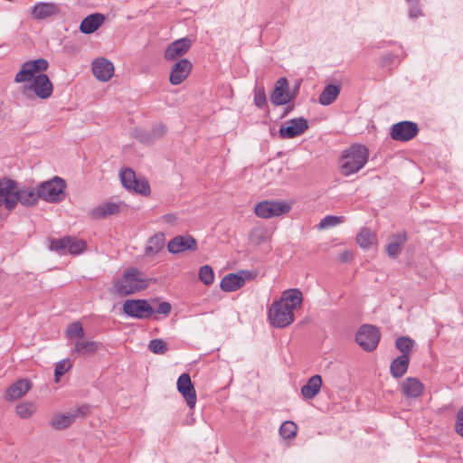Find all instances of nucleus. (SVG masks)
Segmentation results:
<instances>
[{
	"label": "nucleus",
	"instance_id": "nucleus-1",
	"mask_svg": "<svg viewBox=\"0 0 463 463\" xmlns=\"http://www.w3.org/2000/svg\"><path fill=\"white\" fill-rule=\"evenodd\" d=\"M368 149L361 144H354L343 151L341 156V174L349 176L360 171L368 161Z\"/></svg>",
	"mask_w": 463,
	"mask_h": 463
},
{
	"label": "nucleus",
	"instance_id": "nucleus-2",
	"mask_svg": "<svg viewBox=\"0 0 463 463\" xmlns=\"http://www.w3.org/2000/svg\"><path fill=\"white\" fill-rule=\"evenodd\" d=\"M147 287V279L144 278L142 272L136 268H129L115 282L114 292L118 296L126 297L144 290Z\"/></svg>",
	"mask_w": 463,
	"mask_h": 463
},
{
	"label": "nucleus",
	"instance_id": "nucleus-3",
	"mask_svg": "<svg viewBox=\"0 0 463 463\" xmlns=\"http://www.w3.org/2000/svg\"><path fill=\"white\" fill-rule=\"evenodd\" d=\"M269 321L276 327L289 325V289L283 291L281 298L273 302L268 312Z\"/></svg>",
	"mask_w": 463,
	"mask_h": 463
},
{
	"label": "nucleus",
	"instance_id": "nucleus-4",
	"mask_svg": "<svg viewBox=\"0 0 463 463\" xmlns=\"http://www.w3.org/2000/svg\"><path fill=\"white\" fill-rule=\"evenodd\" d=\"M65 181L59 176H55L52 180L43 182L38 185L40 199L51 203H60L65 198Z\"/></svg>",
	"mask_w": 463,
	"mask_h": 463
},
{
	"label": "nucleus",
	"instance_id": "nucleus-5",
	"mask_svg": "<svg viewBox=\"0 0 463 463\" xmlns=\"http://www.w3.org/2000/svg\"><path fill=\"white\" fill-rule=\"evenodd\" d=\"M380 338L381 334L379 329L368 324L361 326L355 334V342L366 352L375 350L380 342Z\"/></svg>",
	"mask_w": 463,
	"mask_h": 463
},
{
	"label": "nucleus",
	"instance_id": "nucleus-6",
	"mask_svg": "<svg viewBox=\"0 0 463 463\" xmlns=\"http://www.w3.org/2000/svg\"><path fill=\"white\" fill-rule=\"evenodd\" d=\"M52 83L49 77L44 73L37 74L30 84L24 86L23 93L30 96L32 92L39 99H45L52 96Z\"/></svg>",
	"mask_w": 463,
	"mask_h": 463
},
{
	"label": "nucleus",
	"instance_id": "nucleus-7",
	"mask_svg": "<svg viewBox=\"0 0 463 463\" xmlns=\"http://www.w3.org/2000/svg\"><path fill=\"white\" fill-rule=\"evenodd\" d=\"M48 66V61L43 58L25 61L22 65L21 70L16 73L14 81L17 83L32 81L37 74L45 71Z\"/></svg>",
	"mask_w": 463,
	"mask_h": 463
},
{
	"label": "nucleus",
	"instance_id": "nucleus-8",
	"mask_svg": "<svg viewBox=\"0 0 463 463\" xmlns=\"http://www.w3.org/2000/svg\"><path fill=\"white\" fill-rule=\"evenodd\" d=\"M289 212V203L281 201L264 200L254 207L255 214L263 219H269Z\"/></svg>",
	"mask_w": 463,
	"mask_h": 463
},
{
	"label": "nucleus",
	"instance_id": "nucleus-9",
	"mask_svg": "<svg viewBox=\"0 0 463 463\" xmlns=\"http://www.w3.org/2000/svg\"><path fill=\"white\" fill-rule=\"evenodd\" d=\"M124 313L134 318L146 319L150 317L155 309L146 299H128L123 304Z\"/></svg>",
	"mask_w": 463,
	"mask_h": 463
},
{
	"label": "nucleus",
	"instance_id": "nucleus-10",
	"mask_svg": "<svg viewBox=\"0 0 463 463\" xmlns=\"http://www.w3.org/2000/svg\"><path fill=\"white\" fill-rule=\"evenodd\" d=\"M167 132L166 127L163 123H156L150 130L144 128H135L132 131L133 137L145 145H151L163 138Z\"/></svg>",
	"mask_w": 463,
	"mask_h": 463
},
{
	"label": "nucleus",
	"instance_id": "nucleus-11",
	"mask_svg": "<svg viewBox=\"0 0 463 463\" xmlns=\"http://www.w3.org/2000/svg\"><path fill=\"white\" fill-rule=\"evenodd\" d=\"M18 184L12 179H3L0 181V206H5L7 210H13L16 205V192Z\"/></svg>",
	"mask_w": 463,
	"mask_h": 463
},
{
	"label": "nucleus",
	"instance_id": "nucleus-12",
	"mask_svg": "<svg viewBox=\"0 0 463 463\" xmlns=\"http://www.w3.org/2000/svg\"><path fill=\"white\" fill-rule=\"evenodd\" d=\"M419 132L418 125L412 121H401L391 128V137L396 141L406 142L412 139Z\"/></svg>",
	"mask_w": 463,
	"mask_h": 463
},
{
	"label": "nucleus",
	"instance_id": "nucleus-13",
	"mask_svg": "<svg viewBox=\"0 0 463 463\" xmlns=\"http://www.w3.org/2000/svg\"><path fill=\"white\" fill-rule=\"evenodd\" d=\"M167 249L173 254L186 250L194 251L197 250V241L191 235H177L168 242Z\"/></svg>",
	"mask_w": 463,
	"mask_h": 463
},
{
	"label": "nucleus",
	"instance_id": "nucleus-14",
	"mask_svg": "<svg viewBox=\"0 0 463 463\" xmlns=\"http://www.w3.org/2000/svg\"><path fill=\"white\" fill-rule=\"evenodd\" d=\"M177 390L185 399L187 405L194 408L196 403V392L188 373H182L177 379Z\"/></svg>",
	"mask_w": 463,
	"mask_h": 463
},
{
	"label": "nucleus",
	"instance_id": "nucleus-15",
	"mask_svg": "<svg viewBox=\"0 0 463 463\" xmlns=\"http://www.w3.org/2000/svg\"><path fill=\"white\" fill-rule=\"evenodd\" d=\"M250 275V273L247 270H242L240 273H230L223 277L220 287L225 292L235 291L244 286Z\"/></svg>",
	"mask_w": 463,
	"mask_h": 463
},
{
	"label": "nucleus",
	"instance_id": "nucleus-16",
	"mask_svg": "<svg viewBox=\"0 0 463 463\" xmlns=\"http://www.w3.org/2000/svg\"><path fill=\"white\" fill-rule=\"evenodd\" d=\"M192 46V41L188 37L175 40L170 43L165 51V58L167 61H175L184 55Z\"/></svg>",
	"mask_w": 463,
	"mask_h": 463
},
{
	"label": "nucleus",
	"instance_id": "nucleus-17",
	"mask_svg": "<svg viewBox=\"0 0 463 463\" xmlns=\"http://www.w3.org/2000/svg\"><path fill=\"white\" fill-rule=\"evenodd\" d=\"M59 13L60 6L52 2H38L31 9L32 16L37 21L53 17Z\"/></svg>",
	"mask_w": 463,
	"mask_h": 463
},
{
	"label": "nucleus",
	"instance_id": "nucleus-18",
	"mask_svg": "<svg viewBox=\"0 0 463 463\" xmlns=\"http://www.w3.org/2000/svg\"><path fill=\"white\" fill-rule=\"evenodd\" d=\"M192 63L185 58L178 60L172 68L169 80L173 85L181 84L189 75Z\"/></svg>",
	"mask_w": 463,
	"mask_h": 463
},
{
	"label": "nucleus",
	"instance_id": "nucleus-19",
	"mask_svg": "<svg viewBox=\"0 0 463 463\" xmlns=\"http://www.w3.org/2000/svg\"><path fill=\"white\" fill-rule=\"evenodd\" d=\"M92 72L101 81H108L113 75L114 66L105 58H99L92 62Z\"/></svg>",
	"mask_w": 463,
	"mask_h": 463
},
{
	"label": "nucleus",
	"instance_id": "nucleus-20",
	"mask_svg": "<svg viewBox=\"0 0 463 463\" xmlns=\"http://www.w3.org/2000/svg\"><path fill=\"white\" fill-rule=\"evenodd\" d=\"M288 82L287 78H280L275 84L270 96L271 102L276 105H284L289 102Z\"/></svg>",
	"mask_w": 463,
	"mask_h": 463
},
{
	"label": "nucleus",
	"instance_id": "nucleus-21",
	"mask_svg": "<svg viewBox=\"0 0 463 463\" xmlns=\"http://www.w3.org/2000/svg\"><path fill=\"white\" fill-rule=\"evenodd\" d=\"M104 21L105 16L102 14H91L81 21L80 31L85 34L93 33L103 24Z\"/></svg>",
	"mask_w": 463,
	"mask_h": 463
},
{
	"label": "nucleus",
	"instance_id": "nucleus-22",
	"mask_svg": "<svg viewBox=\"0 0 463 463\" xmlns=\"http://www.w3.org/2000/svg\"><path fill=\"white\" fill-rule=\"evenodd\" d=\"M422 383L414 377L406 378L402 383V392L407 398H417L423 392Z\"/></svg>",
	"mask_w": 463,
	"mask_h": 463
},
{
	"label": "nucleus",
	"instance_id": "nucleus-23",
	"mask_svg": "<svg viewBox=\"0 0 463 463\" xmlns=\"http://www.w3.org/2000/svg\"><path fill=\"white\" fill-rule=\"evenodd\" d=\"M100 345L99 342L85 340L84 337L76 339L73 344L72 354L80 356L90 355L97 352Z\"/></svg>",
	"mask_w": 463,
	"mask_h": 463
},
{
	"label": "nucleus",
	"instance_id": "nucleus-24",
	"mask_svg": "<svg viewBox=\"0 0 463 463\" xmlns=\"http://www.w3.org/2000/svg\"><path fill=\"white\" fill-rule=\"evenodd\" d=\"M408 241L405 232H398L392 235V241L386 245V251L389 257L396 259L402 250V246Z\"/></svg>",
	"mask_w": 463,
	"mask_h": 463
},
{
	"label": "nucleus",
	"instance_id": "nucleus-25",
	"mask_svg": "<svg viewBox=\"0 0 463 463\" xmlns=\"http://www.w3.org/2000/svg\"><path fill=\"white\" fill-rule=\"evenodd\" d=\"M31 388L28 380L21 379L14 383L6 390V400L14 402L23 397Z\"/></svg>",
	"mask_w": 463,
	"mask_h": 463
},
{
	"label": "nucleus",
	"instance_id": "nucleus-26",
	"mask_svg": "<svg viewBox=\"0 0 463 463\" xmlns=\"http://www.w3.org/2000/svg\"><path fill=\"white\" fill-rule=\"evenodd\" d=\"M16 203H20L25 206H33L40 199L38 188H19L16 192Z\"/></svg>",
	"mask_w": 463,
	"mask_h": 463
},
{
	"label": "nucleus",
	"instance_id": "nucleus-27",
	"mask_svg": "<svg viewBox=\"0 0 463 463\" xmlns=\"http://www.w3.org/2000/svg\"><path fill=\"white\" fill-rule=\"evenodd\" d=\"M411 356L410 355H400L397 358H395L392 363L390 366V373L394 378H401L402 377L409 367Z\"/></svg>",
	"mask_w": 463,
	"mask_h": 463
},
{
	"label": "nucleus",
	"instance_id": "nucleus-28",
	"mask_svg": "<svg viewBox=\"0 0 463 463\" xmlns=\"http://www.w3.org/2000/svg\"><path fill=\"white\" fill-rule=\"evenodd\" d=\"M322 386V378L316 374L310 377L306 384L301 388V393L306 399L314 398L320 391Z\"/></svg>",
	"mask_w": 463,
	"mask_h": 463
},
{
	"label": "nucleus",
	"instance_id": "nucleus-29",
	"mask_svg": "<svg viewBox=\"0 0 463 463\" xmlns=\"http://www.w3.org/2000/svg\"><path fill=\"white\" fill-rule=\"evenodd\" d=\"M118 211L119 205L118 203L108 202L94 208L91 211V215L94 219H104L117 213Z\"/></svg>",
	"mask_w": 463,
	"mask_h": 463
},
{
	"label": "nucleus",
	"instance_id": "nucleus-30",
	"mask_svg": "<svg viewBox=\"0 0 463 463\" xmlns=\"http://www.w3.org/2000/svg\"><path fill=\"white\" fill-rule=\"evenodd\" d=\"M340 86L328 84L325 87L319 95L318 101L323 106H327L333 103L340 93Z\"/></svg>",
	"mask_w": 463,
	"mask_h": 463
},
{
	"label": "nucleus",
	"instance_id": "nucleus-31",
	"mask_svg": "<svg viewBox=\"0 0 463 463\" xmlns=\"http://www.w3.org/2000/svg\"><path fill=\"white\" fill-rule=\"evenodd\" d=\"M165 236L163 233H157L151 237L146 247V256H155L165 246Z\"/></svg>",
	"mask_w": 463,
	"mask_h": 463
},
{
	"label": "nucleus",
	"instance_id": "nucleus-32",
	"mask_svg": "<svg viewBox=\"0 0 463 463\" xmlns=\"http://www.w3.org/2000/svg\"><path fill=\"white\" fill-rule=\"evenodd\" d=\"M78 414L68 412L65 414H56L52 420V426L56 430H63L68 428L74 422Z\"/></svg>",
	"mask_w": 463,
	"mask_h": 463
},
{
	"label": "nucleus",
	"instance_id": "nucleus-33",
	"mask_svg": "<svg viewBox=\"0 0 463 463\" xmlns=\"http://www.w3.org/2000/svg\"><path fill=\"white\" fill-rule=\"evenodd\" d=\"M308 122L303 118H291L290 121V136L291 137L302 135L308 129Z\"/></svg>",
	"mask_w": 463,
	"mask_h": 463
},
{
	"label": "nucleus",
	"instance_id": "nucleus-34",
	"mask_svg": "<svg viewBox=\"0 0 463 463\" xmlns=\"http://www.w3.org/2000/svg\"><path fill=\"white\" fill-rule=\"evenodd\" d=\"M374 240V234L368 228H363L356 237L357 243L364 249H367L372 246Z\"/></svg>",
	"mask_w": 463,
	"mask_h": 463
},
{
	"label": "nucleus",
	"instance_id": "nucleus-35",
	"mask_svg": "<svg viewBox=\"0 0 463 463\" xmlns=\"http://www.w3.org/2000/svg\"><path fill=\"white\" fill-rule=\"evenodd\" d=\"M35 404L32 402H23L16 405L15 411L22 419H29L35 412Z\"/></svg>",
	"mask_w": 463,
	"mask_h": 463
},
{
	"label": "nucleus",
	"instance_id": "nucleus-36",
	"mask_svg": "<svg viewBox=\"0 0 463 463\" xmlns=\"http://www.w3.org/2000/svg\"><path fill=\"white\" fill-rule=\"evenodd\" d=\"M414 345V341L409 336H400L395 341L396 348L402 353L401 355H410Z\"/></svg>",
	"mask_w": 463,
	"mask_h": 463
},
{
	"label": "nucleus",
	"instance_id": "nucleus-37",
	"mask_svg": "<svg viewBox=\"0 0 463 463\" xmlns=\"http://www.w3.org/2000/svg\"><path fill=\"white\" fill-rule=\"evenodd\" d=\"M69 243V236L60 238V239H52L50 241V250H54L60 254L67 253V245Z\"/></svg>",
	"mask_w": 463,
	"mask_h": 463
},
{
	"label": "nucleus",
	"instance_id": "nucleus-38",
	"mask_svg": "<svg viewBox=\"0 0 463 463\" xmlns=\"http://www.w3.org/2000/svg\"><path fill=\"white\" fill-rule=\"evenodd\" d=\"M199 279L206 286H210L214 281V273L211 266L204 265L199 269Z\"/></svg>",
	"mask_w": 463,
	"mask_h": 463
},
{
	"label": "nucleus",
	"instance_id": "nucleus-39",
	"mask_svg": "<svg viewBox=\"0 0 463 463\" xmlns=\"http://www.w3.org/2000/svg\"><path fill=\"white\" fill-rule=\"evenodd\" d=\"M119 176L122 185L125 188L131 190V187L137 179L135 172L130 168H126L120 172Z\"/></svg>",
	"mask_w": 463,
	"mask_h": 463
},
{
	"label": "nucleus",
	"instance_id": "nucleus-40",
	"mask_svg": "<svg viewBox=\"0 0 463 463\" xmlns=\"http://www.w3.org/2000/svg\"><path fill=\"white\" fill-rule=\"evenodd\" d=\"M86 247V243L82 240L69 237V243L67 245V252L71 254H80Z\"/></svg>",
	"mask_w": 463,
	"mask_h": 463
},
{
	"label": "nucleus",
	"instance_id": "nucleus-41",
	"mask_svg": "<svg viewBox=\"0 0 463 463\" xmlns=\"http://www.w3.org/2000/svg\"><path fill=\"white\" fill-rule=\"evenodd\" d=\"M254 104L259 109H265L267 107L268 102H267V98H266V94H265L263 86H258V85L255 86Z\"/></svg>",
	"mask_w": 463,
	"mask_h": 463
},
{
	"label": "nucleus",
	"instance_id": "nucleus-42",
	"mask_svg": "<svg viewBox=\"0 0 463 463\" xmlns=\"http://www.w3.org/2000/svg\"><path fill=\"white\" fill-rule=\"evenodd\" d=\"M71 367V363L69 359H63L55 364L54 375L55 382L58 383L60 378L64 375Z\"/></svg>",
	"mask_w": 463,
	"mask_h": 463
},
{
	"label": "nucleus",
	"instance_id": "nucleus-43",
	"mask_svg": "<svg viewBox=\"0 0 463 463\" xmlns=\"http://www.w3.org/2000/svg\"><path fill=\"white\" fill-rule=\"evenodd\" d=\"M302 301V292L298 288H291V324L295 319L293 311L300 307Z\"/></svg>",
	"mask_w": 463,
	"mask_h": 463
},
{
	"label": "nucleus",
	"instance_id": "nucleus-44",
	"mask_svg": "<svg viewBox=\"0 0 463 463\" xmlns=\"http://www.w3.org/2000/svg\"><path fill=\"white\" fill-rule=\"evenodd\" d=\"M66 335L69 338H75V340L84 337L82 325L80 322L71 323L67 328Z\"/></svg>",
	"mask_w": 463,
	"mask_h": 463
},
{
	"label": "nucleus",
	"instance_id": "nucleus-45",
	"mask_svg": "<svg viewBox=\"0 0 463 463\" xmlns=\"http://www.w3.org/2000/svg\"><path fill=\"white\" fill-rule=\"evenodd\" d=\"M148 349L154 354H163L167 351V345L164 340L156 338L149 342Z\"/></svg>",
	"mask_w": 463,
	"mask_h": 463
},
{
	"label": "nucleus",
	"instance_id": "nucleus-46",
	"mask_svg": "<svg viewBox=\"0 0 463 463\" xmlns=\"http://www.w3.org/2000/svg\"><path fill=\"white\" fill-rule=\"evenodd\" d=\"M341 222V218L334 215H327L324 217L317 224L318 229H328L335 227Z\"/></svg>",
	"mask_w": 463,
	"mask_h": 463
},
{
	"label": "nucleus",
	"instance_id": "nucleus-47",
	"mask_svg": "<svg viewBox=\"0 0 463 463\" xmlns=\"http://www.w3.org/2000/svg\"><path fill=\"white\" fill-rule=\"evenodd\" d=\"M131 190L140 194H147L150 192V186L146 180L137 178Z\"/></svg>",
	"mask_w": 463,
	"mask_h": 463
},
{
	"label": "nucleus",
	"instance_id": "nucleus-48",
	"mask_svg": "<svg viewBox=\"0 0 463 463\" xmlns=\"http://www.w3.org/2000/svg\"><path fill=\"white\" fill-rule=\"evenodd\" d=\"M455 429L457 433L463 437V406L459 409L458 412Z\"/></svg>",
	"mask_w": 463,
	"mask_h": 463
},
{
	"label": "nucleus",
	"instance_id": "nucleus-49",
	"mask_svg": "<svg viewBox=\"0 0 463 463\" xmlns=\"http://www.w3.org/2000/svg\"><path fill=\"white\" fill-rule=\"evenodd\" d=\"M171 309H172V307H171L170 303L164 301L158 305V307L155 310V312H156L158 314L165 315V316H168L169 313L171 312Z\"/></svg>",
	"mask_w": 463,
	"mask_h": 463
},
{
	"label": "nucleus",
	"instance_id": "nucleus-50",
	"mask_svg": "<svg viewBox=\"0 0 463 463\" xmlns=\"http://www.w3.org/2000/svg\"><path fill=\"white\" fill-rule=\"evenodd\" d=\"M398 59V57L394 54L389 53L382 57V66L383 67H389L392 65L395 61Z\"/></svg>",
	"mask_w": 463,
	"mask_h": 463
},
{
	"label": "nucleus",
	"instance_id": "nucleus-51",
	"mask_svg": "<svg viewBox=\"0 0 463 463\" xmlns=\"http://www.w3.org/2000/svg\"><path fill=\"white\" fill-rule=\"evenodd\" d=\"M279 434L285 440L289 439V420H285L281 424L279 428Z\"/></svg>",
	"mask_w": 463,
	"mask_h": 463
},
{
	"label": "nucleus",
	"instance_id": "nucleus-52",
	"mask_svg": "<svg viewBox=\"0 0 463 463\" xmlns=\"http://www.w3.org/2000/svg\"><path fill=\"white\" fill-rule=\"evenodd\" d=\"M409 15L411 18H418L422 15V13L420 9L419 4L416 5H409Z\"/></svg>",
	"mask_w": 463,
	"mask_h": 463
},
{
	"label": "nucleus",
	"instance_id": "nucleus-53",
	"mask_svg": "<svg viewBox=\"0 0 463 463\" xmlns=\"http://www.w3.org/2000/svg\"><path fill=\"white\" fill-rule=\"evenodd\" d=\"M279 137L282 138H289V121H286L281 125Z\"/></svg>",
	"mask_w": 463,
	"mask_h": 463
},
{
	"label": "nucleus",
	"instance_id": "nucleus-54",
	"mask_svg": "<svg viewBox=\"0 0 463 463\" xmlns=\"http://www.w3.org/2000/svg\"><path fill=\"white\" fill-rule=\"evenodd\" d=\"M353 259V253L350 250H344L342 253L339 254L338 260L343 262H348Z\"/></svg>",
	"mask_w": 463,
	"mask_h": 463
},
{
	"label": "nucleus",
	"instance_id": "nucleus-55",
	"mask_svg": "<svg viewBox=\"0 0 463 463\" xmlns=\"http://www.w3.org/2000/svg\"><path fill=\"white\" fill-rule=\"evenodd\" d=\"M162 220L165 222V223H168V224H175L176 222V220H177V217L175 214L174 213H167V214H165L163 215L162 217Z\"/></svg>",
	"mask_w": 463,
	"mask_h": 463
},
{
	"label": "nucleus",
	"instance_id": "nucleus-56",
	"mask_svg": "<svg viewBox=\"0 0 463 463\" xmlns=\"http://www.w3.org/2000/svg\"><path fill=\"white\" fill-rule=\"evenodd\" d=\"M89 406L88 405H82L78 407L72 413L78 414L79 416H85L89 412Z\"/></svg>",
	"mask_w": 463,
	"mask_h": 463
},
{
	"label": "nucleus",
	"instance_id": "nucleus-57",
	"mask_svg": "<svg viewBox=\"0 0 463 463\" xmlns=\"http://www.w3.org/2000/svg\"><path fill=\"white\" fill-rule=\"evenodd\" d=\"M298 426L297 424L291 420V439H293L297 435Z\"/></svg>",
	"mask_w": 463,
	"mask_h": 463
},
{
	"label": "nucleus",
	"instance_id": "nucleus-58",
	"mask_svg": "<svg viewBox=\"0 0 463 463\" xmlns=\"http://www.w3.org/2000/svg\"><path fill=\"white\" fill-rule=\"evenodd\" d=\"M307 323H309V318L306 317L302 321H300L298 324H297V326H302Z\"/></svg>",
	"mask_w": 463,
	"mask_h": 463
},
{
	"label": "nucleus",
	"instance_id": "nucleus-59",
	"mask_svg": "<svg viewBox=\"0 0 463 463\" xmlns=\"http://www.w3.org/2000/svg\"><path fill=\"white\" fill-rule=\"evenodd\" d=\"M298 90V85H296L295 88L293 89V91H291V94H290L291 100L294 99Z\"/></svg>",
	"mask_w": 463,
	"mask_h": 463
},
{
	"label": "nucleus",
	"instance_id": "nucleus-60",
	"mask_svg": "<svg viewBox=\"0 0 463 463\" xmlns=\"http://www.w3.org/2000/svg\"><path fill=\"white\" fill-rule=\"evenodd\" d=\"M408 5H416L419 4V0H406Z\"/></svg>",
	"mask_w": 463,
	"mask_h": 463
}]
</instances>
